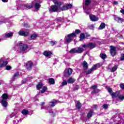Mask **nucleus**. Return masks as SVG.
<instances>
[{
  "instance_id": "obj_63",
  "label": "nucleus",
  "mask_w": 124,
  "mask_h": 124,
  "mask_svg": "<svg viewBox=\"0 0 124 124\" xmlns=\"http://www.w3.org/2000/svg\"><path fill=\"white\" fill-rule=\"evenodd\" d=\"M14 123H16V121H14Z\"/></svg>"
},
{
  "instance_id": "obj_34",
  "label": "nucleus",
  "mask_w": 124,
  "mask_h": 124,
  "mask_svg": "<svg viewBox=\"0 0 124 124\" xmlns=\"http://www.w3.org/2000/svg\"><path fill=\"white\" fill-rule=\"evenodd\" d=\"M79 38H80L79 40L80 41L85 39V34L84 33L80 34Z\"/></svg>"
},
{
  "instance_id": "obj_45",
  "label": "nucleus",
  "mask_w": 124,
  "mask_h": 124,
  "mask_svg": "<svg viewBox=\"0 0 124 124\" xmlns=\"http://www.w3.org/2000/svg\"><path fill=\"white\" fill-rule=\"evenodd\" d=\"M22 84H25V83H27V78H25L24 79L22 82H21Z\"/></svg>"
},
{
  "instance_id": "obj_10",
  "label": "nucleus",
  "mask_w": 124,
  "mask_h": 124,
  "mask_svg": "<svg viewBox=\"0 0 124 124\" xmlns=\"http://www.w3.org/2000/svg\"><path fill=\"white\" fill-rule=\"evenodd\" d=\"M73 6L72 5V4H66L61 8V10L62 11L64 10H68V9L72 8Z\"/></svg>"
},
{
  "instance_id": "obj_20",
  "label": "nucleus",
  "mask_w": 124,
  "mask_h": 124,
  "mask_svg": "<svg viewBox=\"0 0 124 124\" xmlns=\"http://www.w3.org/2000/svg\"><path fill=\"white\" fill-rule=\"evenodd\" d=\"M32 7V5H31L28 4L22 5V9H31V8Z\"/></svg>"
},
{
  "instance_id": "obj_21",
  "label": "nucleus",
  "mask_w": 124,
  "mask_h": 124,
  "mask_svg": "<svg viewBox=\"0 0 124 124\" xmlns=\"http://www.w3.org/2000/svg\"><path fill=\"white\" fill-rule=\"evenodd\" d=\"M93 109L90 110L89 112H88L87 114L88 119H91V118L93 117Z\"/></svg>"
},
{
  "instance_id": "obj_59",
  "label": "nucleus",
  "mask_w": 124,
  "mask_h": 124,
  "mask_svg": "<svg viewBox=\"0 0 124 124\" xmlns=\"http://www.w3.org/2000/svg\"><path fill=\"white\" fill-rule=\"evenodd\" d=\"M58 27H61V24H59V25L58 26Z\"/></svg>"
},
{
  "instance_id": "obj_43",
  "label": "nucleus",
  "mask_w": 124,
  "mask_h": 124,
  "mask_svg": "<svg viewBox=\"0 0 124 124\" xmlns=\"http://www.w3.org/2000/svg\"><path fill=\"white\" fill-rule=\"evenodd\" d=\"M103 108H104V109H107V108H108V105L107 104H104Z\"/></svg>"
},
{
  "instance_id": "obj_29",
  "label": "nucleus",
  "mask_w": 124,
  "mask_h": 124,
  "mask_svg": "<svg viewBox=\"0 0 124 124\" xmlns=\"http://www.w3.org/2000/svg\"><path fill=\"white\" fill-rule=\"evenodd\" d=\"M48 83L51 84V85H54L55 84V79L52 78H49L48 79Z\"/></svg>"
},
{
  "instance_id": "obj_39",
  "label": "nucleus",
  "mask_w": 124,
  "mask_h": 124,
  "mask_svg": "<svg viewBox=\"0 0 124 124\" xmlns=\"http://www.w3.org/2000/svg\"><path fill=\"white\" fill-rule=\"evenodd\" d=\"M31 37V39H34L35 38H36V37H37V35L36 34H33Z\"/></svg>"
},
{
  "instance_id": "obj_37",
  "label": "nucleus",
  "mask_w": 124,
  "mask_h": 124,
  "mask_svg": "<svg viewBox=\"0 0 124 124\" xmlns=\"http://www.w3.org/2000/svg\"><path fill=\"white\" fill-rule=\"evenodd\" d=\"M76 107L78 109H80L81 108V103L79 102H78L77 103Z\"/></svg>"
},
{
  "instance_id": "obj_35",
  "label": "nucleus",
  "mask_w": 124,
  "mask_h": 124,
  "mask_svg": "<svg viewBox=\"0 0 124 124\" xmlns=\"http://www.w3.org/2000/svg\"><path fill=\"white\" fill-rule=\"evenodd\" d=\"M100 57L103 60H105V59H106V54H105V53L101 54Z\"/></svg>"
},
{
  "instance_id": "obj_61",
  "label": "nucleus",
  "mask_w": 124,
  "mask_h": 124,
  "mask_svg": "<svg viewBox=\"0 0 124 124\" xmlns=\"http://www.w3.org/2000/svg\"><path fill=\"white\" fill-rule=\"evenodd\" d=\"M93 39H96L95 38H93Z\"/></svg>"
},
{
  "instance_id": "obj_56",
  "label": "nucleus",
  "mask_w": 124,
  "mask_h": 124,
  "mask_svg": "<svg viewBox=\"0 0 124 124\" xmlns=\"http://www.w3.org/2000/svg\"><path fill=\"white\" fill-rule=\"evenodd\" d=\"M97 105H93V108H97Z\"/></svg>"
},
{
  "instance_id": "obj_54",
  "label": "nucleus",
  "mask_w": 124,
  "mask_h": 124,
  "mask_svg": "<svg viewBox=\"0 0 124 124\" xmlns=\"http://www.w3.org/2000/svg\"><path fill=\"white\" fill-rule=\"evenodd\" d=\"M19 75H20V73L17 72L16 74V77H17V76H19Z\"/></svg>"
},
{
  "instance_id": "obj_28",
  "label": "nucleus",
  "mask_w": 124,
  "mask_h": 124,
  "mask_svg": "<svg viewBox=\"0 0 124 124\" xmlns=\"http://www.w3.org/2000/svg\"><path fill=\"white\" fill-rule=\"evenodd\" d=\"M21 113L24 116H26V115H28L29 114V111L28 109H23Z\"/></svg>"
},
{
  "instance_id": "obj_48",
  "label": "nucleus",
  "mask_w": 124,
  "mask_h": 124,
  "mask_svg": "<svg viewBox=\"0 0 124 124\" xmlns=\"http://www.w3.org/2000/svg\"><path fill=\"white\" fill-rule=\"evenodd\" d=\"M121 61H124V54L121 55Z\"/></svg>"
},
{
  "instance_id": "obj_12",
  "label": "nucleus",
  "mask_w": 124,
  "mask_h": 124,
  "mask_svg": "<svg viewBox=\"0 0 124 124\" xmlns=\"http://www.w3.org/2000/svg\"><path fill=\"white\" fill-rule=\"evenodd\" d=\"M96 67H97V64L94 65L90 69L86 72V75H89V74H91L93 71L96 70Z\"/></svg>"
},
{
  "instance_id": "obj_19",
  "label": "nucleus",
  "mask_w": 124,
  "mask_h": 124,
  "mask_svg": "<svg viewBox=\"0 0 124 124\" xmlns=\"http://www.w3.org/2000/svg\"><path fill=\"white\" fill-rule=\"evenodd\" d=\"M18 34L22 36H28V35H29V32L25 31H19L18 32Z\"/></svg>"
},
{
  "instance_id": "obj_4",
  "label": "nucleus",
  "mask_w": 124,
  "mask_h": 124,
  "mask_svg": "<svg viewBox=\"0 0 124 124\" xmlns=\"http://www.w3.org/2000/svg\"><path fill=\"white\" fill-rule=\"evenodd\" d=\"M7 64H8V61L5 60L3 58L0 60V68L6 66V70H10L12 68V67L10 65H7Z\"/></svg>"
},
{
  "instance_id": "obj_1",
  "label": "nucleus",
  "mask_w": 124,
  "mask_h": 124,
  "mask_svg": "<svg viewBox=\"0 0 124 124\" xmlns=\"http://www.w3.org/2000/svg\"><path fill=\"white\" fill-rule=\"evenodd\" d=\"M51 0L56 5L51 6L49 9V11L50 13H52V12H57V11L59 10V7H60L61 5H62L63 3L61 1H59L58 0Z\"/></svg>"
},
{
  "instance_id": "obj_17",
  "label": "nucleus",
  "mask_w": 124,
  "mask_h": 124,
  "mask_svg": "<svg viewBox=\"0 0 124 124\" xmlns=\"http://www.w3.org/2000/svg\"><path fill=\"white\" fill-rule=\"evenodd\" d=\"M41 110H42V109H45L48 111L49 114H53V110L50 109L51 107H41Z\"/></svg>"
},
{
  "instance_id": "obj_2",
  "label": "nucleus",
  "mask_w": 124,
  "mask_h": 124,
  "mask_svg": "<svg viewBox=\"0 0 124 124\" xmlns=\"http://www.w3.org/2000/svg\"><path fill=\"white\" fill-rule=\"evenodd\" d=\"M2 99L0 103H1V106L4 108H7L8 106V102H7V99L9 98V96H8V94L6 93H4L2 94V96H1Z\"/></svg>"
},
{
  "instance_id": "obj_55",
  "label": "nucleus",
  "mask_w": 124,
  "mask_h": 124,
  "mask_svg": "<svg viewBox=\"0 0 124 124\" xmlns=\"http://www.w3.org/2000/svg\"><path fill=\"white\" fill-rule=\"evenodd\" d=\"M45 104V102H42V103H41V106H43V105Z\"/></svg>"
},
{
  "instance_id": "obj_18",
  "label": "nucleus",
  "mask_w": 124,
  "mask_h": 124,
  "mask_svg": "<svg viewBox=\"0 0 124 124\" xmlns=\"http://www.w3.org/2000/svg\"><path fill=\"white\" fill-rule=\"evenodd\" d=\"M89 17H90V20L91 21H93V22H96V21H98V18L94 15H90L89 16Z\"/></svg>"
},
{
  "instance_id": "obj_25",
  "label": "nucleus",
  "mask_w": 124,
  "mask_h": 124,
  "mask_svg": "<svg viewBox=\"0 0 124 124\" xmlns=\"http://www.w3.org/2000/svg\"><path fill=\"white\" fill-rule=\"evenodd\" d=\"M44 55L46 57H50L51 56V55H52V53L50 51H45L44 52Z\"/></svg>"
},
{
  "instance_id": "obj_16",
  "label": "nucleus",
  "mask_w": 124,
  "mask_h": 124,
  "mask_svg": "<svg viewBox=\"0 0 124 124\" xmlns=\"http://www.w3.org/2000/svg\"><path fill=\"white\" fill-rule=\"evenodd\" d=\"M114 19L115 21L117 22V23H123L124 22V19L119 16H114Z\"/></svg>"
},
{
  "instance_id": "obj_30",
  "label": "nucleus",
  "mask_w": 124,
  "mask_h": 124,
  "mask_svg": "<svg viewBox=\"0 0 124 124\" xmlns=\"http://www.w3.org/2000/svg\"><path fill=\"white\" fill-rule=\"evenodd\" d=\"M5 37H11L13 36V32H9L5 35Z\"/></svg>"
},
{
  "instance_id": "obj_31",
  "label": "nucleus",
  "mask_w": 124,
  "mask_h": 124,
  "mask_svg": "<svg viewBox=\"0 0 124 124\" xmlns=\"http://www.w3.org/2000/svg\"><path fill=\"white\" fill-rule=\"evenodd\" d=\"M118 69V65H114L111 70V72H115V71H116V70H117V69Z\"/></svg>"
},
{
  "instance_id": "obj_36",
  "label": "nucleus",
  "mask_w": 124,
  "mask_h": 124,
  "mask_svg": "<svg viewBox=\"0 0 124 124\" xmlns=\"http://www.w3.org/2000/svg\"><path fill=\"white\" fill-rule=\"evenodd\" d=\"M46 91H47V87L45 86L44 87V88L41 91V93H44Z\"/></svg>"
},
{
  "instance_id": "obj_14",
  "label": "nucleus",
  "mask_w": 124,
  "mask_h": 124,
  "mask_svg": "<svg viewBox=\"0 0 124 124\" xmlns=\"http://www.w3.org/2000/svg\"><path fill=\"white\" fill-rule=\"evenodd\" d=\"M109 48H110V52L111 56L112 57L115 56V55H116V47L110 46H109Z\"/></svg>"
},
{
  "instance_id": "obj_5",
  "label": "nucleus",
  "mask_w": 124,
  "mask_h": 124,
  "mask_svg": "<svg viewBox=\"0 0 124 124\" xmlns=\"http://www.w3.org/2000/svg\"><path fill=\"white\" fill-rule=\"evenodd\" d=\"M28 45L20 43L19 47L17 50V52L22 53V54L27 53V52H28Z\"/></svg>"
},
{
  "instance_id": "obj_44",
  "label": "nucleus",
  "mask_w": 124,
  "mask_h": 124,
  "mask_svg": "<svg viewBox=\"0 0 124 124\" xmlns=\"http://www.w3.org/2000/svg\"><path fill=\"white\" fill-rule=\"evenodd\" d=\"M16 78V74H14V75L12 78V81H15Z\"/></svg>"
},
{
  "instance_id": "obj_62",
  "label": "nucleus",
  "mask_w": 124,
  "mask_h": 124,
  "mask_svg": "<svg viewBox=\"0 0 124 124\" xmlns=\"http://www.w3.org/2000/svg\"><path fill=\"white\" fill-rule=\"evenodd\" d=\"M95 43H98V42L96 41Z\"/></svg>"
},
{
  "instance_id": "obj_42",
  "label": "nucleus",
  "mask_w": 124,
  "mask_h": 124,
  "mask_svg": "<svg viewBox=\"0 0 124 124\" xmlns=\"http://www.w3.org/2000/svg\"><path fill=\"white\" fill-rule=\"evenodd\" d=\"M50 43L52 46H54V45L57 44V41H51L50 42Z\"/></svg>"
},
{
  "instance_id": "obj_50",
  "label": "nucleus",
  "mask_w": 124,
  "mask_h": 124,
  "mask_svg": "<svg viewBox=\"0 0 124 124\" xmlns=\"http://www.w3.org/2000/svg\"><path fill=\"white\" fill-rule=\"evenodd\" d=\"M121 13H122V14H124V10L122 9L120 11Z\"/></svg>"
},
{
  "instance_id": "obj_57",
  "label": "nucleus",
  "mask_w": 124,
  "mask_h": 124,
  "mask_svg": "<svg viewBox=\"0 0 124 124\" xmlns=\"http://www.w3.org/2000/svg\"><path fill=\"white\" fill-rule=\"evenodd\" d=\"M12 117H14V116L12 114H11L10 116V118H12Z\"/></svg>"
},
{
  "instance_id": "obj_24",
  "label": "nucleus",
  "mask_w": 124,
  "mask_h": 124,
  "mask_svg": "<svg viewBox=\"0 0 124 124\" xmlns=\"http://www.w3.org/2000/svg\"><path fill=\"white\" fill-rule=\"evenodd\" d=\"M75 81H76V79L72 78H69L67 80V82L69 84H73V83H74Z\"/></svg>"
},
{
  "instance_id": "obj_23",
  "label": "nucleus",
  "mask_w": 124,
  "mask_h": 124,
  "mask_svg": "<svg viewBox=\"0 0 124 124\" xmlns=\"http://www.w3.org/2000/svg\"><path fill=\"white\" fill-rule=\"evenodd\" d=\"M67 81L65 80H63L62 82L61 83V84L60 86V89H62L63 87H64V86H67Z\"/></svg>"
},
{
  "instance_id": "obj_11",
  "label": "nucleus",
  "mask_w": 124,
  "mask_h": 124,
  "mask_svg": "<svg viewBox=\"0 0 124 124\" xmlns=\"http://www.w3.org/2000/svg\"><path fill=\"white\" fill-rule=\"evenodd\" d=\"M32 62L31 61L25 63V67L27 70H31V68L32 67Z\"/></svg>"
},
{
  "instance_id": "obj_41",
  "label": "nucleus",
  "mask_w": 124,
  "mask_h": 124,
  "mask_svg": "<svg viewBox=\"0 0 124 124\" xmlns=\"http://www.w3.org/2000/svg\"><path fill=\"white\" fill-rule=\"evenodd\" d=\"M81 32V31L79 30H76L75 31V32H74L73 33H75V34H79Z\"/></svg>"
},
{
  "instance_id": "obj_46",
  "label": "nucleus",
  "mask_w": 124,
  "mask_h": 124,
  "mask_svg": "<svg viewBox=\"0 0 124 124\" xmlns=\"http://www.w3.org/2000/svg\"><path fill=\"white\" fill-rule=\"evenodd\" d=\"M82 47L83 48H87V47H89V44H84L82 45Z\"/></svg>"
},
{
  "instance_id": "obj_60",
  "label": "nucleus",
  "mask_w": 124,
  "mask_h": 124,
  "mask_svg": "<svg viewBox=\"0 0 124 124\" xmlns=\"http://www.w3.org/2000/svg\"><path fill=\"white\" fill-rule=\"evenodd\" d=\"M95 124H99V123H97V122H96V123H95Z\"/></svg>"
},
{
  "instance_id": "obj_8",
  "label": "nucleus",
  "mask_w": 124,
  "mask_h": 124,
  "mask_svg": "<svg viewBox=\"0 0 124 124\" xmlns=\"http://www.w3.org/2000/svg\"><path fill=\"white\" fill-rule=\"evenodd\" d=\"M107 91L108 93H110V94L111 95L112 98L118 97V96L119 97V95H120V91H117L116 93H113V90L110 87H108Z\"/></svg>"
},
{
  "instance_id": "obj_13",
  "label": "nucleus",
  "mask_w": 124,
  "mask_h": 124,
  "mask_svg": "<svg viewBox=\"0 0 124 124\" xmlns=\"http://www.w3.org/2000/svg\"><path fill=\"white\" fill-rule=\"evenodd\" d=\"M41 2H42V1L40 0L33 1L32 3V5L34 4L35 9H39V8L40 7V5L39 4L41 3Z\"/></svg>"
},
{
  "instance_id": "obj_15",
  "label": "nucleus",
  "mask_w": 124,
  "mask_h": 124,
  "mask_svg": "<svg viewBox=\"0 0 124 124\" xmlns=\"http://www.w3.org/2000/svg\"><path fill=\"white\" fill-rule=\"evenodd\" d=\"M92 89H93L92 91V93H99L100 92V90L97 89V86L96 85H93L92 87Z\"/></svg>"
},
{
  "instance_id": "obj_33",
  "label": "nucleus",
  "mask_w": 124,
  "mask_h": 124,
  "mask_svg": "<svg viewBox=\"0 0 124 124\" xmlns=\"http://www.w3.org/2000/svg\"><path fill=\"white\" fill-rule=\"evenodd\" d=\"M42 83L41 82H40L38 83V84L36 86V88L37 90H40L41 88H42Z\"/></svg>"
},
{
  "instance_id": "obj_7",
  "label": "nucleus",
  "mask_w": 124,
  "mask_h": 124,
  "mask_svg": "<svg viewBox=\"0 0 124 124\" xmlns=\"http://www.w3.org/2000/svg\"><path fill=\"white\" fill-rule=\"evenodd\" d=\"M83 52L84 48L81 47L74 48L70 50L71 54H82Z\"/></svg>"
},
{
  "instance_id": "obj_6",
  "label": "nucleus",
  "mask_w": 124,
  "mask_h": 124,
  "mask_svg": "<svg viewBox=\"0 0 124 124\" xmlns=\"http://www.w3.org/2000/svg\"><path fill=\"white\" fill-rule=\"evenodd\" d=\"M91 0H86L85 3L83 4V9L86 14H89L91 12L90 3H91Z\"/></svg>"
},
{
  "instance_id": "obj_49",
  "label": "nucleus",
  "mask_w": 124,
  "mask_h": 124,
  "mask_svg": "<svg viewBox=\"0 0 124 124\" xmlns=\"http://www.w3.org/2000/svg\"><path fill=\"white\" fill-rule=\"evenodd\" d=\"M89 28L90 30H93V29H94V26H93V25H90Z\"/></svg>"
},
{
  "instance_id": "obj_52",
  "label": "nucleus",
  "mask_w": 124,
  "mask_h": 124,
  "mask_svg": "<svg viewBox=\"0 0 124 124\" xmlns=\"http://www.w3.org/2000/svg\"><path fill=\"white\" fill-rule=\"evenodd\" d=\"M118 4V3L117 1H114V2H113V4H114V5H117V4Z\"/></svg>"
},
{
  "instance_id": "obj_27",
  "label": "nucleus",
  "mask_w": 124,
  "mask_h": 124,
  "mask_svg": "<svg viewBox=\"0 0 124 124\" xmlns=\"http://www.w3.org/2000/svg\"><path fill=\"white\" fill-rule=\"evenodd\" d=\"M56 104H57V101H56V100H53L50 103L49 105L51 107H54Z\"/></svg>"
},
{
  "instance_id": "obj_53",
  "label": "nucleus",
  "mask_w": 124,
  "mask_h": 124,
  "mask_svg": "<svg viewBox=\"0 0 124 124\" xmlns=\"http://www.w3.org/2000/svg\"><path fill=\"white\" fill-rule=\"evenodd\" d=\"M2 1H3V2H7V1H8V0H2Z\"/></svg>"
},
{
  "instance_id": "obj_38",
  "label": "nucleus",
  "mask_w": 124,
  "mask_h": 124,
  "mask_svg": "<svg viewBox=\"0 0 124 124\" xmlns=\"http://www.w3.org/2000/svg\"><path fill=\"white\" fill-rule=\"evenodd\" d=\"M118 98H119V99H120V100H124V95H119Z\"/></svg>"
},
{
  "instance_id": "obj_22",
  "label": "nucleus",
  "mask_w": 124,
  "mask_h": 124,
  "mask_svg": "<svg viewBox=\"0 0 124 124\" xmlns=\"http://www.w3.org/2000/svg\"><path fill=\"white\" fill-rule=\"evenodd\" d=\"M95 47H96L95 43H89L88 47L90 48V49H93V48H95Z\"/></svg>"
},
{
  "instance_id": "obj_51",
  "label": "nucleus",
  "mask_w": 124,
  "mask_h": 124,
  "mask_svg": "<svg viewBox=\"0 0 124 124\" xmlns=\"http://www.w3.org/2000/svg\"><path fill=\"white\" fill-rule=\"evenodd\" d=\"M90 36H91V35H90L89 34H86V37H90Z\"/></svg>"
},
{
  "instance_id": "obj_47",
  "label": "nucleus",
  "mask_w": 124,
  "mask_h": 124,
  "mask_svg": "<svg viewBox=\"0 0 124 124\" xmlns=\"http://www.w3.org/2000/svg\"><path fill=\"white\" fill-rule=\"evenodd\" d=\"M120 88L124 90V84H120Z\"/></svg>"
},
{
  "instance_id": "obj_40",
  "label": "nucleus",
  "mask_w": 124,
  "mask_h": 124,
  "mask_svg": "<svg viewBox=\"0 0 124 124\" xmlns=\"http://www.w3.org/2000/svg\"><path fill=\"white\" fill-rule=\"evenodd\" d=\"M57 21L59 22H63V18L58 17L57 18Z\"/></svg>"
},
{
  "instance_id": "obj_58",
  "label": "nucleus",
  "mask_w": 124,
  "mask_h": 124,
  "mask_svg": "<svg viewBox=\"0 0 124 124\" xmlns=\"http://www.w3.org/2000/svg\"><path fill=\"white\" fill-rule=\"evenodd\" d=\"M76 90H78V86H77V87H76Z\"/></svg>"
},
{
  "instance_id": "obj_32",
  "label": "nucleus",
  "mask_w": 124,
  "mask_h": 124,
  "mask_svg": "<svg viewBox=\"0 0 124 124\" xmlns=\"http://www.w3.org/2000/svg\"><path fill=\"white\" fill-rule=\"evenodd\" d=\"M82 65L84 68H88V63L87 62L84 61L83 62Z\"/></svg>"
},
{
  "instance_id": "obj_64",
  "label": "nucleus",
  "mask_w": 124,
  "mask_h": 124,
  "mask_svg": "<svg viewBox=\"0 0 124 124\" xmlns=\"http://www.w3.org/2000/svg\"><path fill=\"white\" fill-rule=\"evenodd\" d=\"M0 85H1V82H0Z\"/></svg>"
},
{
  "instance_id": "obj_26",
  "label": "nucleus",
  "mask_w": 124,
  "mask_h": 124,
  "mask_svg": "<svg viewBox=\"0 0 124 124\" xmlns=\"http://www.w3.org/2000/svg\"><path fill=\"white\" fill-rule=\"evenodd\" d=\"M105 27H106L105 23L102 22L98 29L99 30H103V29H105Z\"/></svg>"
},
{
  "instance_id": "obj_3",
  "label": "nucleus",
  "mask_w": 124,
  "mask_h": 124,
  "mask_svg": "<svg viewBox=\"0 0 124 124\" xmlns=\"http://www.w3.org/2000/svg\"><path fill=\"white\" fill-rule=\"evenodd\" d=\"M76 36V34L75 33H72L68 34L67 36H65L64 39L65 44H69V43L73 40L74 37Z\"/></svg>"
},
{
  "instance_id": "obj_9",
  "label": "nucleus",
  "mask_w": 124,
  "mask_h": 124,
  "mask_svg": "<svg viewBox=\"0 0 124 124\" xmlns=\"http://www.w3.org/2000/svg\"><path fill=\"white\" fill-rule=\"evenodd\" d=\"M73 71V70L71 68L66 69L64 71V76H65V77L70 76V75L72 74Z\"/></svg>"
}]
</instances>
